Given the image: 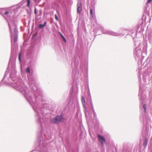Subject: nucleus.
<instances>
[{
	"mask_svg": "<svg viewBox=\"0 0 152 152\" xmlns=\"http://www.w3.org/2000/svg\"><path fill=\"white\" fill-rule=\"evenodd\" d=\"M81 100L83 104H85V100L83 96L81 97Z\"/></svg>",
	"mask_w": 152,
	"mask_h": 152,
	"instance_id": "6",
	"label": "nucleus"
},
{
	"mask_svg": "<svg viewBox=\"0 0 152 152\" xmlns=\"http://www.w3.org/2000/svg\"><path fill=\"white\" fill-rule=\"evenodd\" d=\"M98 138L99 140L101 142L102 145H103L104 143L106 141L105 139L104 138L102 135L98 134Z\"/></svg>",
	"mask_w": 152,
	"mask_h": 152,
	"instance_id": "2",
	"label": "nucleus"
},
{
	"mask_svg": "<svg viewBox=\"0 0 152 152\" xmlns=\"http://www.w3.org/2000/svg\"><path fill=\"white\" fill-rule=\"evenodd\" d=\"M26 71L27 73H29L30 72V70L29 68H27L26 69Z\"/></svg>",
	"mask_w": 152,
	"mask_h": 152,
	"instance_id": "10",
	"label": "nucleus"
},
{
	"mask_svg": "<svg viewBox=\"0 0 152 152\" xmlns=\"http://www.w3.org/2000/svg\"><path fill=\"white\" fill-rule=\"evenodd\" d=\"M61 37L62 39H63V41H64V42H65L66 40V39L64 38V36L62 34H61Z\"/></svg>",
	"mask_w": 152,
	"mask_h": 152,
	"instance_id": "8",
	"label": "nucleus"
},
{
	"mask_svg": "<svg viewBox=\"0 0 152 152\" xmlns=\"http://www.w3.org/2000/svg\"><path fill=\"white\" fill-rule=\"evenodd\" d=\"M18 58L19 60L20 61H21V53H19V56H18Z\"/></svg>",
	"mask_w": 152,
	"mask_h": 152,
	"instance_id": "12",
	"label": "nucleus"
},
{
	"mask_svg": "<svg viewBox=\"0 0 152 152\" xmlns=\"http://www.w3.org/2000/svg\"><path fill=\"white\" fill-rule=\"evenodd\" d=\"M34 13H35V14H36V13H37L36 9V8H35V10H34Z\"/></svg>",
	"mask_w": 152,
	"mask_h": 152,
	"instance_id": "16",
	"label": "nucleus"
},
{
	"mask_svg": "<svg viewBox=\"0 0 152 152\" xmlns=\"http://www.w3.org/2000/svg\"><path fill=\"white\" fill-rule=\"evenodd\" d=\"M27 6L28 7H29V4L30 3V0H27Z\"/></svg>",
	"mask_w": 152,
	"mask_h": 152,
	"instance_id": "11",
	"label": "nucleus"
},
{
	"mask_svg": "<svg viewBox=\"0 0 152 152\" xmlns=\"http://www.w3.org/2000/svg\"><path fill=\"white\" fill-rule=\"evenodd\" d=\"M55 18H56V19L58 21V19L57 16V15H56V14H55Z\"/></svg>",
	"mask_w": 152,
	"mask_h": 152,
	"instance_id": "13",
	"label": "nucleus"
},
{
	"mask_svg": "<svg viewBox=\"0 0 152 152\" xmlns=\"http://www.w3.org/2000/svg\"><path fill=\"white\" fill-rule=\"evenodd\" d=\"M148 139L146 137H145V141L143 143V146H144L145 147H146V146L147 144V143H148Z\"/></svg>",
	"mask_w": 152,
	"mask_h": 152,
	"instance_id": "4",
	"label": "nucleus"
},
{
	"mask_svg": "<svg viewBox=\"0 0 152 152\" xmlns=\"http://www.w3.org/2000/svg\"><path fill=\"white\" fill-rule=\"evenodd\" d=\"M143 108L144 110V112L145 113L146 112V106L145 104L143 106Z\"/></svg>",
	"mask_w": 152,
	"mask_h": 152,
	"instance_id": "9",
	"label": "nucleus"
},
{
	"mask_svg": "<svg viewBox=\"0 0 152 152\" xmlns=\"http://www.w3.org/2000/svg\"><path fill=\"white\" fill-rule=\"evenodd\" d=\"M90 15H91L90 17L91 18H93V15L92 10L91 9L90 10Z\"/></svg>",
	"mask_w": 152,
	"mask_h": 152,
	"instance_id": "7",
	"label": "nucleus"
},
{
	"mask_svg": "<svg viewBox=\"0 0 152 152\" xmlns=\"http://www.w3.org/2000/svg\"><path fill=\"white\" fill-rule=\"evenodd\" d=\"M46 22H45L44 24H40L39 25V28H44L46 25Z\"/></svg>",
	"mask_w": 152,
	"mask_h": 152,
	"instance_id": "5",
	"label": "nucleus"
},
{
	"mask_svg": "<svg viewBox=\"0 0 152 152\" xmlns=\"http://www.w3.org/2000/svg\"><path fill=\"white\" fill-rule=\"evenodd\" d=\"M6 15H7L8 14V12L7 11H6L4 13Z\"/></svg>",
	"mask_w": 152,
	"mask_h": 152,
	"instance_id": "15",
	"label": "nucleus"
},
{
	"mask_svg": "<svg viewBox=\"0 0 152 152\" xmlns=\"http://www.w3.org/2000/svg\"><path fill=\"white\" fill-rule=\"evenodd\" d=\"M152 0H148L147 2V4H149Z\"/></svg>",
	"mask_w": 152,
	"mask_h": 152,
	"instance_id": "14",
	"label": "nucleus"
},
{
	"mask_svg": "<svg viewBox=\"0 0 152 152\" xmlns=\"http://www.w3.org/2000/svg\"><path fill=\"white\" fill-rule=\"evenodd\" d=\"M64 120L63 117L61 115H58L53 118L52 121L53 123L55 124H58L59 122H62Z\"/></svg>",
	"mask_w": 152,
	"mask_h": 152,
	"instance_id": "1",
	"label": "nucleus"
},
{
	"mask_svg": "<svg viewBox=\"0 0 152 152\" xmlns=\"http://www.w3.org/2000/svg\"><path fill=\"white\" fill-rule=\"evenodd\" d=\"M77 12L79 14H80L82 10V4L81 2L78 3L77 5Z\"/></svg>",
	"mask_w": 152,
	"mask_h": 152,
	"instance_id": "3",
	"label": "nucleus"
}]
</instances>
